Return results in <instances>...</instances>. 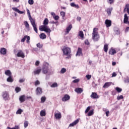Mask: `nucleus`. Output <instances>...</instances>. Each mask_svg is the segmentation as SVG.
<instances>
[{"label":"nucleus","mask_w":129,"mask_h":129,"mask_svg":"<svg viewBox=\"0 0 129 129\" xmlns=\"http://www.w3.org/2000/svg\"><path fill=\"white\" fill-rule=\"evenodd\" d=\"M52 67L51 64H49V63L47 62H45L43 63L42 72L43 74H48V75H52L53 74V71H52Z\"/></svg>","instance_id":"obj_1"},{"label":"nucleus","mask_w":129,"mask_h":129,"mask_svg":"<svg viewBox=\"0 0 129 129\" xmlns=\"http://www.w3.org/2000/svg\"><path fill=\"white\" fill-rule=\"evenodd\" d=\"M48 24H49V20L48 19L46 18L43 21L44 25H41L39 27V30L41 31H44L45 32V33H47L48 36H50V33H51V29L49 28V27L47 26Z\"/></svg>","instance_id":"obj_2"},{"label":"nucleus","mask_w":129,"mask_h":129,"mask_svg":"<svg viewBox=\"0 0 129 129\" xmlns=\"http://www.w3.org/2000/svg\"><path fill=\"white\" fill-rule=\"evenodd\" d=\"M27 14L28 15V17L29 18V21H30V23L32 26L33 27L34 31L36 33H38V29H37V25H36V22L35 20L33 19L32 17L31 16V13L30 12V10L29 9H27Z\"/></svg>","instance_id":"obj_3"},{"label":"nucleus","mask_w":129,"mask_h":129,"mask_svg":"<svg viewBox=\"0 0 129 129\" xmlns=\"http://www.w3.org/2000/svg\"><path fill=\"white\" fill-rule=\"evenodd\" d=\"M62 51L64 56H68L66 58H70L71 57V49L70 47L64 46L62 49Z\"/></svg>","instance_id":"obj_4"},{"label":"nucleus","mask_w":129,"mask_h":129,"mask_svg":"<svg viewBox=\"0 0 129 129\" xmlns=\"http://www.w3.org/2000/svg\"><path fill=\"white\" fill-rule=\"evenodd\" d=\"M92 39L94 41H97L99 39V34H98V32H97V28H95L93 29L92 33Z\"/></svg>","instance_id":"obj_5"},{"label":"nucleus","mask_w":129,"mask_h":129,"mask_svg":"<svg viewBox=\"0 0 129 129\" xmlns=\"http://www.w3.org/2000/svg\"><path fill=\"white\" fill-rule=\"evenodd\" d=\"M17 57H21V58H25V53L23 52L22 50H19L17 54Z\"/></svg>","instance_id":"obj_6"},{"label":"nucleus","mask_w":129,"mask_h":129,"mask_svg":"<svg viewBox=\"0 0 129 129\" xmlns=\"http://www.w3.org/2000/svg\"><path fill=\"white\" fill-rule=\"evenodd\" d=\"M123 23L124 24H128L129 25L128 17H127V14H125L124 15Z\"/></svg>","instance_id":"obj_7"},{"label":"nucleus","mask_w":129,"mask_h":129,"mask_svg":"<svg viewBox=\"0 0 129 129\" xmlns=\"http://www.w3.org/2000/svg\"><path fill=\"white\" fill-rule=\"evenodd\" d=\"M36 92L37 95H40L41 93H43V90L40 87H37L36 90Z\"/></svg>","instance_id":"obj_8"},{"label":"nucleus","mask_w":129,"mask_h":129,"mask_svg":"<svg viewBox=\"0 0 129 129\" xmlns=\"http://www.w3.org/2000/svg\"><path fill=\"white\" fill-rule=\"evenodd\" d=\"M54 116L56 119H60V118L62 117V115L61 114V112H59L58 113H55L54 114Z\"/></svg>","instance_id":"obj_9"},{"label":"nucleus","mask_w":129,"mask_h":129,"mask_svg":"<svg viewBox=\"0 0 129 129\" xmlns=\"http://www.w3.org/2000/svg\"><path fill=\"white\" fill-rule=\"evenodd\" d=\"M3 97L5 100L9 99V94L7 92H4L3 94Z\"/></svg>","instance_id":"obj_10"},{"label":"nucleus","mask_w":129,"mask_h":129,"mask_svg":"<svg viewBox=\"0 0 129 129\" xmlns=\"http://www.w3.org/2000/svg\"><path fill=\"white\" fill-rule=\"evenodd\" d=\"M105 24L107 28H108L111 26V21L107 19L105 21Z\"/></svg>","instance_id":"obj_11"},{"label":"nucleus","mask_w":129,"mask_h":129,"mask_svg":"<svg viewBox=\"0 0 129 129\" xmlns=\"http://www.w3.org/2000/svg\"><path fill=\"white\" fill-rule=\"evenodd\" d=\"M76 56H82V49L78 48Z\"/></svg>","instance_id":"obj_12"},{"label":"nucleus","mask_w":129,"mask_h":129,"mask_svg":"<svg viewBox=\"0 0 129 129\" xmlns=\"http://www.w3.org/2000/svg\"><path fill=\"white\" fill-rule=\"evenodd\" d=\"M70 99V96L68 95H65L62 98V101H67Z\"/></svg>","instance_id":"obj_13"},{"label":"nucleus","mask_w":129,"mask_h":129,"mask_svg":"<svg viewBox=\"0 0 129 129\" xmlns=\"http://www.w3.org/2000/svg\"><path fill=\"white\" fill-rule=\"evenodd\" d=\"M75 91L78 94H80L83 92V89L81 88H77L75 89Z\"/></svg>","instance_id":"obj_14"},{"label":"nucleus","mask_w":129,"mask_h":129,"mask_svg":"<svg viewBox=\"0 0 129 129\" xmlns=\"http://www.w3.org/2000/svg\"><path fill=\"white\" fill-rule=\"evenodd\" d=\"M91 98L97 99L99 98V97L96 93L92 92L91 95Z\"/></svg>","instance_id":"obj_15"},{"label":"nucleus","mask_w":129,"mask_h":129,"mask_svg":"<svg viewBox=\"0 0 129 129\" xmlns=\"http://www.w3.org/2000/svg\"><path fill=\"white\" fill-rule=\"evenodd\" d=\"M125 12H127V14L129 15V4H126L124 7L123 13H125Z\"/></svg>","instance_id":"obj_16"},{"label":"nucleus","mask_w":129,"mask_h":129,"mask_svg":"<svg viewBox=\"0 0 129 129\" xmlns=\"http://www.w3.org/2000/svg\"><path fill=\"white\" fill-rule=\"evenodd\" d=\"M12 10L14 11V12H17V13H18V14H24V12L20 11L19 9L17 8H12Z\"/></svg>","instance_id":"obj_17"},{"label":"nucleus","mask_w":129,"mask_h":129,"mask_svg":"<svg viewBox=\"0 0 129 129\" xmlns=\"http://www.w3.org/2000/svg\"><path fill=\"white\" fill-rule=\"evenodd\" d=\"M79 122V119H77V120H75L73 123H71L69 125V126H74V125H76L77 123Z\"/></svg>","instance_id":"obj_18"},{"label":"nucleus","mask_w":129,"mask_h":129,"mask_svg":"<svg viewBox=\"0 0 129 129\" xmlns=\"http://www.w3.org/2000/svg\"><path fill=\"white\" fill-rule=\"evenodd\" d=\"M41 71H42V70H41V69L35 70L33 72L34 75H39V74H40V73H41Z\"/></svg>","instance_id":"obj_19"},{"label":"nucleus","mask_w":129,"mask_h":129,"mask_svg":"<svg viewBox=\"0 0 129 129\" xmlns=\"http://www.w3.org/2000/svg\"><path fill=\"white\" fill-rule=\"evenodd\" d=\"M40 116H46V110L43 109L40 112Z\"/></svg>","instance_id":"obj_20"},{"label":"nucleus","mask_w":129,"mask_h":129,"mask_svg":"<svg viewBox=\"0 0 129 129\" xmlns=\"http://www.w3.org/2000/svg\"><path fill=\"white\" fill-rule=\"evenodd\" d=\"M116 53V51L113 49V48H111L109 51V54L110 55H114Z\"/></svg>","instance_id":"obj_21"},{"label":"nucleus","mask_w":129,"mask_h":129,"mask_svg":"<svg viewBox=\"0 0 129 129\" xmlns=\"http://www.w3.org/2000/svg\"><path fill=\"white\" fill-rule=\"evenodd\" d=\"M70 6L73 8H75V9H79V5L75 4L74 3H72L70 4Z\"/></svg>","instance_id":"obj_22"},{"label":"nucleus","mask_w":129,"mask_h":129,"mask_svg":"<svg viewBox=\"0 0 129 129\" xmlns=\"http://www.w3.org/2000/svg\"><path fill=\"white\" fill-rule=\"evenodd\" d=\"M5 74L7 75V76H12V72H11V71L10 70L6 71Z\"/></svg>","instance_id":"obj_23"},{"label":"nucleus","mask_w":129,"mask_h":129,"mask_svg":"<svg viewBox=\"0 0 129 129\" xmlns=\"http://www.w3.org/2000/svg\"><path fill=\"white\" fill-rule=\"evenodd\" d=\"M110 85H111V82L105 83L103 86V88H108V87H109V86H110Z\"/></svg>","instance_id":"obj_24"},{"label":"nucleus","mask_w":129,"mask_h":129,"mask_svg":"<svg viewBox=\"0 0 129 129\" xmlns=\"http://www.w3.org/2000/svg\"><path fill=\"white\" fill-rule=\"evenodd\" d=\"M1 53L3 54V55H6L7 54V50L5 48H2L1 49Z\"/></svg>","instance_id":"obj_25"},{"label":"nucleus","mask_w":129,"mask_h":129,"mask_svg":"<svg viewBox=\"0 0 129 129\" xmlns=\"http://www.w3.org/2000/svg\"><path fill=\"white\" fill-rule=\"evenodd\" d=\"M112 8H108L107 9V13L108 16H110V15H111V12L112 11Z\"/></svg>","instance_id":"obj_26"},{"label":"nucleus","mask_w":129,"mask_h":129,"mask_svg":"<svg viewBox=\"0 0 129 129\" xmlns=\"http://www.w3.org/2000/svg\"><path fill=\"white\" fill-rule=\"evenodd\" d=\"M24 24L26 29H27V30H30V25L29 24V23H28L27 21H24Z\"/></svg>","instance_id":"obj_27"},{"label":"nucleus","mask_w":129,"mask_h":129,"mask_svg":"<svg viewBox=\"0 0 129 129\" xmlns=\"http://www.w3.org/2000/svg\"><path fill=\"white\" fill-rule=\"evenodd\" d=\"M7 82H14V79H13V78H12V76H10L7 78Z\"/></svg>","instance_id":"obj_28"},{"label":"nucleus","mask_w":129,"mask_h":129,"mask_svg":"<svg viewBox=\"0 0 129 129\" xmlns=\"http://www.w3.org/2000/svg\"><path fill=\"white\" fill-rule=\"evenodd\" d=\"M71 29H72V25H70L67 28V33H69V32L71 31Z\"/></svg>","instance_id":"obj_29"},{"label":"nucleus","mask_w":129,"mask_h":129,"mask_svg":"<svg viewBox=\"0 0 129 129\" xmlns=\"http://www.w3.org/2000/svg\"><path fill=\"white\" fill-rule=\"evenodd\" d=\"M19 100L21 102H24L25 101V95L21 96L19 98Z\"/></svg>","instance_id":"obj_30"},{"label":"nucleus","mask_w":129,"mask_h":129,"mask_svg":"<svg viewBox=\"0 0 129 129\" xmlns=\"http://www.w3.org/2000/svg\"><path fill=\"white\" fill-rule=\"evenodd\" d=\"M39 37L40 39L44 40V39H46V34H45L44 33H41V34H40Z\"/></svg>","instance_id":"obj_31"},{"label":"nucleus","mask_w":129,"mask_h":129,"mask_svg":"<svg viewBox=\"0 0 129 129\" xmlns=\"http://www.w3.org/2000/svg\"><path fill=\"white\" fill-rule=\"evenodd\" d=\"M94 109H92L90 110L88 113V116H91V115H93V114L94 113Z\"/></svg>","instance_id":"obj_32"},{"label":"nucleus","mask_w":129,"mask_h":129,"mask_svg":"<svg viewBox=\"0 0 129 129\" xmlns=\"http://www.w3.org/2000/svg\"><path fill=\"white\" fill-rule=\"evenodd\" d=\"M104 51L106 53H107V51H108V45L105 44L104 46Z\"/></svg>","instance_id":"obj_33"},{"label":"nucleus","mask_w":129,"mask_h":129,"mask_svg":"<svg viewBox=\"0 0 129 129\" xmlns=\"http://www.w3.org/2000/svg\"><path fill=\"white\" fill-rule=\"evenodd\" d=\"M79 36L80 37V38H84V34H83V31H80L79 32Z\"/></svg>","instance_id":"obj_34"},{"label":"nucleus","mask_w":129,"mask_h":129,"mask_svg":"<svg viewBox=\"0 0 129 129\" xmlns=\"http://www.w3.org/2000/svg\"><path fill=\"white\" fill-rule=\"evenodd\" d=\"M66 71H67L66 69L63 68L61 69L60 73H61V74H64V73H65V72H66Z\"/></svg>","instance_id":"obj_35"},{"label":"nucleus","mask_w":129,"mask_h":129,"mask_svg":"<svg viewBox=\"0 0 129 129\" xmlns=\"http://www.w3.org/2000/svg\"><path fill=\"white\" fill-rule=\"evenodd\" d=\"M23 112V110L22 109H19L16 112V114H21Z\"/></svg>","instance_id":"obj_36"},{"label":"nucleus","mask_w":129,"mask_h":129,"mask_svg":"<svg viewBox=\"0 0 129 129\" xmlns=\"http://www.w3.org/2000/svg\"><path fill=\"white\" fill-rule=\"evenodd\" d=\"M26 37L27 39L26 42L28 44H30V36H28V35H26Z\"/></svg>","instance_id":"obj_37"},{"label":"nucleus","mask_w":129,"mask_h":129,"mask_svg":"<svg viewBox=\"0 0 129 129\" xmlns=\"http://www.w3.org/2000/svg\"><path fill=\"white\" fill-rule=\"evenodd\" d=\"M115 89H116V91H117V92H118V93L121 92V91L122 90L120 88H118V87H116Z\"/></svg>","instance_id":"obj_38"},{"label":"nucleus","mask_w":129,"mask_h":129,"mask_svg":"<svg viewBox=\"0 0 129 129\" xmlns=\"http://www.w3.org/2000/svg\"><path fill=\"white\" fill-rule=\"evenodd\" d=\"M57 86H58V84H57V83H54L51 85V87L52 88L57 87Z\"/></svg>","instance_id":"obj_39"},{"label":"nucleus","mask_w":129,"mask_h":129,"mask_svg":"<svg viewBox=\"0 0 129 129\" xmlns=\"http://www.w3.org/2000/svg\"><path fill=\"white\" fill-rule=\"evenodd\" d=\"M29 125V122H28V121H25L24 122V127L26 128V127H27V126H28Z\"/></svg>","instance_id":"obj_40"},{"label":"nucleus","mask_w":129,"mask_h":129,"mask_svg":"<svg viewBox=\"0 0 129 129\" xmlns=\"http://www.w3.org/2000/svg\"><path fill=\"white\" fill-rule=\"evenodd\" d=\"M79 81H80V79H75L74 81H73V82L74 83H78V82H79Z\"/></svg>","instance_id":"obj_41"},{"label":"nucleus","mask_w":129,"mask_h":129,"mask_svg":"<svg viewBox=\"0 0 129 129\" xmlns=\"http://www.w3.org/2000/svg\"><path fill=\"white\" fill-rule=\"evenodd\" d=\"M15 91L18 93V92H20V91H21V89L20 87H16L15 89Z\"/></svg>","instance_id":"obj_42"},{"label":"nucleus","mask_w":129,"mask_h":129,"mask_svg":"<svg viewBox=\"0 0 129 129\" xmlns=\"http://www.w3.org/2000/svg\"><path fill=\"white\" fill-rule=\"evenodd\" d=\"M29 5H34V0H28Z\"/></svg>","instance_id":"obj_43"},{"label":"nucleus","mask_w":129,"mask_h":129,"mask_svg":"<svg viewBox=\"0 0 129 129\" xmlns=\"http://www.w3.org/2000/svg\"><path fill=\"white\" fill-rule=\"evenodd\" d=\"M108 3L110 5H112L114 3V0H108Z\"/></svg>","instance_id":"obj_44"},{"label":"nucleus","mask_w":129,"mask_h":129,"mask_svg":"<svg viewBox=\"0 0 129 129\" xmlns=\"http://www.w3.org/2000/svg\"><path fill=\"white\" fill-rule=\"evenodd\" d=\"M117 100H120V99H123V96L122 95H120L117 97Z\"/></svg>","instance_id":"obj_45"},{"label":"nucleus","mask_w":129,"mask_h":129,"mask_svg":"<svg viewBox=\"0 0 129 129\" xmlns=\"http://www.w3.org/2000/svg\"><path fill=\"white\" fill-rule=\"evenodd\" d=\"M41 102L43 103L44 101H46V97H42L41 98Z\"/></svg>","instance_id":"obj_46"},{"label":"nucleus","mask_w":129,"mask_h":129,"mask_svg":"<svg viewBox=\"0 0 129 129\" xmlns=\"http://www.w3.org/2000/svg\"><path fill=\"white\" fill-rule=\"evenodd\" d=\"M60 16H61L62 18H64V17H65V12H60Z\"/></svg>","instance_id":"obj_47"},{"label":"nucleus","mask_w":129,"mask_h":129,"mask_svg":"<svg viewBox=\"0 0 129 129\" xmlns=\"http://www.w3.org/2000/svg\"><path fill=\"white\" fill-rule=\"evenodd\" d=\"M90 110V106H88L85 110V113H87Z\"/></svg>","instance_id":"obj_48"},{"label":"nucleus","mask_w":129,"mask_h":129,"mask_svg":"<svg viewBox=\"0 0 129 129\" xmlns=\"http://www.w3.org/2000/svg\"><path fill=\"white\" fill-rule=\"evenodd\" d=\"M35 86H37V85H40V81H36L35 82Z\"/></svg>","instance_id":"obj_49"},{"label":"nucleus","mask_w":129,"mask_h":129,"mask_svg":"<svg viewBox=\"0 0 129 129\" xmlns=\"http://www.w3.org/2000/svg\"><path fill=\"white\" fill-rule=\"evenodd\" d=\"M86 77L88 79V80H89V79H90V78H91V75H87L86 76Z\"/></svg>","instance_id":"obj_50"},{"label":"nucleus","mask_w":129,"mask_h":129,"mask_svg":"<svg viewBox=\"0 0 129 129\" xmlns=\"http://www.w3.org/2000/svg\"><path fill=\"white\" fill-rule=\"evenodd\" d=\"M37 48H42V47H43V45L40 44V43H38V44H37Z\"/></svg>","instance_id":"obj_51"},{"label":"nucleus","mask_w":129,"mask_h":129,"mask_svg":"<svg viewBox=\"0 0 129 129\" xmlns=\"http://www.w3.org/2000/svg\"><path fill=\"white\" fill-rule=\"evenodd\" d=\"M12 129H20V126L15 125V127H12Z\"/></svg>","instance_id":"obj_52"},{"label":"nucleus","mask_w":129,"mask_h":129,"mask_svg":"<svg viewBox=\"0 0 129 129\" xmlns=\"http://www.w3.org/2000/svg\"><path fill=\"white\" fill-rule=\"evenodd\" d=\"M53 19H54L55 21H58V20H59V17L55 15V16L53 17Z\"/></svg>","instance_id":"obj_53"},{"label":"nucleus","mask_w":129,"mask_h":129,"mask_svg":"<svg viewBox=\"0 0 129 129\" xmlns=\"http://www.w3.org/2000/svg\"><path fill=\"white\" fill-rule=\"evenodd\" d=\"M25 82V79H21L19 80L20 83H23V82Z\"/></svg>","instance_id":"obj_54"},{"label":"nucleus","mask_w":129,"mask_h":129,"mask_svg":"<svg viewBox=\"0 0 129 129\" xmlns=\"http://www.w3.org/2000/svg\"><path fill=\"white\" fill-rule=\"evenodd\" d=\"M26 36H25L24 37V38H23L21 40V42H25V41H26Z\"/></svg>","instance_id":"obj_55"},{"label":"nucleus","mask_w":129,"mask_h":129,"mask_svg":"<svg viewBox=\"0 0 129 129\" xmlns=\"http://www.w3.org/2000/svg\"><path fill=\"white\" fill-rule=\"evenodd\" d=\"M39 64H40V61L39 60H37L35 62L36 66H39Z\"/></svg>","instance_id":"obj_56"},{"label":"nucleus","mask_w":129,"mask_h":129,"mask_svg":"<svg viewBox=\"0 0 129 129\" xmlns=\"http://www.w3.org/2000/svg\"><path fill=\"white\" fill-rule=\"evenodd\" d=\"M85 44H86V45H89V41L88 40H86L85 41Z\"/></svg>","instance_id":"obj_57"},{"label":"nucleus","mask_w":129,"mask_h":129,"mask_svg":"<svg viewBox=\"0 0 129 129\" xmlns=\"http://www.w3.org/2000/svg\"><path fill=\"white\" fill-rule=\"evenodd\" d=\"M115 76H116V74L115 72H113L112 74V77H115Z\"/></svg>","instance_id":"obj_58"},{"label":"nucleus","mask_w":129,"mask_h":129,"mask_svg":"<svg viewBox=\"0 0 129 129\" xmlns=\"http://www.w3.org/2000/svg\"><path fill=\"white\" fill-rule=\"evenodd\" d=\"M128 31H129V27H127L126 28V29L125 30V33H126V32H128Z\"/></svg>","instance_id":"obj_59"},{"label":"nucleus","mask_w":129,"mask_h":129,"mask_svg":"<svg viewBox=\"0 0 129 129\" xmlns=\"http://www.w3.org/2000/svg\"><path fill=\"white\" fill-rule=\"evenodd\" d=\"M51 16H52L53 18H54V16H56L55 14V13H54V12H51Z\"/></svg>","instance_id":"obj_60"},{"label":"nucleus","mask_w":129,"mask_h":129,"mask_svg":"<svg viewBox=\"0 0 129 129\" xmlns=\"http://www.w3.org/2000/svg\"><path fill=\"white\" fill-rule=\"evenodd\" d=\"M108 114H109V111H107L106 112V116H108Z\"/></svg>","instance_id":"obj_61"},{"label":"nucleus","mask_w":129,"mask_h":129,"mask_svg":"<svg viewBox=\"0 0 129 129\" xmlns=\"http://www.w3.org/2000/svg\"><path fill=\"white\" fill-rule=\"evenodd\" d=\"M125 82H126V83H128V82H129V78H127V79H126L125 80Z\"/></svg>","instance_id":"obj_62"},{"label":"nucleus","mask_w":129,"mask_h":129,"mask_svg":"<svg viewBox=\"0 0 129 129\" xmlns=\"http://www.w3.org/2000/svg\"><path fill=\"white\" fill-rule=\"evenodd\" d=\"M77 20L79 21H81V17H78Z\"/></svg>","instance_id":"obj_63"},{"label":"nucleus","mask_w":129,"mask_h":129,"mask_svg":"<svg viewBox=\"0 0 129 129\" xmlns=\"http://www.w3.org/2000/svg\"><path fill=\"white\" fill-rule=\"evenodd\" d=\"M115 64H116V62H112L113 66H114V65H115Z\"/></svg>","instance_id":"obj_64"}]
</instances>
